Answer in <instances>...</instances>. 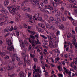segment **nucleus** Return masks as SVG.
Segmentation results:
<instances>
[{"mask_svg":"<svg viewBox=\"0 0 77 77\" xmlns=\"http://www.w3.org/2000/svg\"><path fill=\"white\" fill-rule=\"evenodd\" d=\"M73 68H74L75 70H77V67L76 66H73Z\"/></svg>","mask_w":77,"mask_h":77,"instance_id":"nucleus-44","label":"nucleus"},{"mask_svg":"<svg viewBox=\"0 0 77 77\" xmlns=\"http://www.w3.org/2000/svg\"><path fill=\"white\" fill-rule=\"evenodd\" d=\"M14 14H16L17 15V17H20V15L18 13H16Z\"/></svg>","mask_w":77,"mask_h":77,"instance_id":"nucleus-38","label":"nucleus"},{"mask_svg":"<svg viewBox=\"0 0 77 77\" xmlns=\"http://www.w3.org/2000/svg\"><path fill=\"white\" fill-rule=\"evenodd\" d=\"M48 9H50V10H53V7L49 5V6Z\"/></svg>","mask_w":77,"mask_h":77,"instance_id":"nucleus-35","label":"nucleus"},{"mask_svg":"<svg viewBox=\"0 0 77 77\" xmlns=\"http://www.w3.org/2000/svg\"><path fill=\"white\" fill-rule=\"evenodd\" d=\"M15 20H16V21H19V20H18V17H16L15 18Z\"/></svg>","mask_w":77,"mask_h":77,"instance_id":"nucleus-62","label":"nucleus"},{"mask_svg":"<svg viewBox=\"0 0 77 77\" xmlns=\"http://www.w3.org/2000/svg\"><path fill=\"white\" fill-rule=\"evenodd\" d=\"M25 15L26 17L27 18H29L30 20H32V15H30V14H29L27 13H25Z\"/></svg>","mask_w":77,"mask_h":77,"instance_id":"nucleus-11","label":"nucleus"},{"mask_svg":"<svg viewBox=\"0 0 77 77\" xmlns=\"http://www.w3.org/2000/svg\"><path fill=\"white\" fill-rule=\"evenodd\" d=\"M30 2V0H25L24 1V3H29Z\"/></svg>","mask_w":77,"mask_h":77,"instance_id":"nucleus-47","label":"nucleus"},{"mask_svg":"<svg viewBox=\"0 0 77 77\" xmlns=\"http://www.w3.org/2000/svg\"><path fill=\"white\" fill-rule=\"evenodd\" d=\"M45 27L46 29H48V30H49V29L54 30V28L53 26V25H52V24L46 25Z\"/></svg>","mask_w":77,"mask_h":77,"instance_id":"nucleus-5","label":"nucleus"},{"mask_svg":"<svg viewBox=\"0 0 77 77\" xmlns=\"http://www.w3.org/2000/svg\"><path fill=\"white\" fill-rule=\"evenodd\" d=\"M9 2H7L6 1H4V6H8V5L9 4Z\"/></svg>","mask_w":77,"mask_h":77,"instance_id":"nucleus-15","label":"nucleus"},{"mask_svg":"<svg viewBox=\"0 0 77 77\" xmlns=\"http://www.w3.org/2000/svg\"><path fill=\"white\" fill-rule=\"evenodd\" d=\"M51 5H53V6L54 7H56L57 6V5L56 3L54 2H51Z\"/></svg>","mask_w":77,"mask_h":77,"instance_id":"nucleus-13","label":"nucleus"},{"mask_svg":"<svg viewBox=\"0 0 77 77\" xmlns=\"http://www.w3.org/2000/svg\"><path fill=\"white\" fill-rule=\"evenodd\" d=\"M28 39L30 43H32V44H34V43H35V42H34V40H32V41H31V40H30V38H29Z\"/></svg>","mask_w":77,"mask_h":77,"instance_id":"nucleus-30","label":"nucleus"},{"mask_svg":"<svg viewBox=\"0 0 77 77\" xmlns=\"http://www.w3.org/2000/svg\"><path fill=\"white\" fill-rule=\"evenodd\" d=\"M6 42L9 46L7 47V50H9V51H12L13 50H14V46L12 45V42L10 39H7Z\"/></svg>","mask_w":77,"mask_h":77,"instance_id":"nucleus-1","label":"nucleus"},{"mask_svg":"<svg viewBox=\"0 0 77 77\" xmlns=\"http://www.w3.org/2000/svg\"><path fill=\"white\" fill-rule=\"evenodd\" d=\"M13 57H15V59H16L17 61H20V57H18V56H17V54L15 53H13Z\"/></svg>","mask_w":77,"mask_h":77,"instance_id":"nucleus-8","label":"nucleus"},{"mask_svg":"<svg viewBox=\"0 0 77 77\" xmlns=\"http://www.w3.org/2000/svg\"><path fill=\"white\" fill-rule=\"evenodd\" d=\"M23 63V61L20 60L18 63V65L19 66H21V65Z\"/></svg>","mask_w":77,"mask_h":77,"instance_id":"nucleus-24","label":"nucleus"},{"mask_svg":"<svg viewBox=\"0 0 77 77\" xmlns=\"http://www.w3.org/2000/svg\"><path fill=\"white\" fill-rule=\"evenodd\" d=\"M28 77H31V75L32 74V73L31 72L29 73V72H28Z\"/></svg>","mask_w":77,"mask_h":77,"instance_id":"nucleus-46","label":"nucleus"},{"mask_svg":"<svg viewBox=\"0 0 77 77\" xmlns=\"http://www.w3.org/2000/svg\"><path fill=\"white\" fill-rule=\"evenodd\" d=\"M41 27H42L43 29H46V27H45V26H44V25L43 24H42V25Z\"/></svg>","mask_w":77,"mask_h":77,"instance_id":"nucleus-45","label":"nucleus"},{"mask_svg":"<svg viewBox=\"0 0 77 77\" xmlns=\"http://www.w3.org/2000/svg\"><path fill=\"white\" fill-rule=\"evenodd\" d=\"M42 1L43 3H46V4H47L48 3V0H42Z\"/></svg>","mask_w":77,"mask_h":77,"instance_id":"nucleus-31","label":"nucleus"},{"mask_svg":"<svg viewBox=\"0 0 77 77\" xmlns=\"http://www.w3.org/2000/svg\"><path fill=\"white\" fill-rule=\"evenodd\" d=\"M35 2H36V1H35V0H33L32 1H31V3H32L33 5H35Z\"/></svg>","mask_w":77,"mask_h":77,"instance_id":"nucleus-36","label":"nucleus"},{"mask_svg":"<svg viewBox=\"0 0 77 77\" xmlns=\"http://www.w3.org/2000/svg\"><path fill=\"white\" fill-rule=\"evenodd\" d=\"M30 38H32V39H35V37H34V36L31 35H30Z\"/></svg>","mask_w":77,"mask_h":77,"instance_id":"nucleus-39","label":"nucleus"},{"mask_svg":"<svg viewBox=\"0 0 77 77\" xmlns=\"http://www.w3.org/2000/svg\"><path fill=\"white\" fill-rule=\"evenodd\" d=\"M76 42V39H73L72 40V44L74 45L75 44V42Z\"/></svg>","mask_w":77,"mask_h":77,"instance_id":"nucleus-29","label":"nucleus"},{"mask_svg":"<svg viewBox=\"0 0 77 77\" xmlns=\"http://www.w3.org/2000/svg\"><path fill=\"white\" fill-rule=\"evenodd\" d=\"M28 59V56H25V58L24 59V62H26L27 61V60H29Z\"/></svg>","mask_w":77,"mask_h":77,"instance_id":"nucleus-16","label":"nucleus"},{"mask_svg":"<svg viewBox=\"0 0 77 77\" xmlns=\"http://www.w3.org/2000/svg\"><path fill=\"white\" fill-rule=\"evenodd\" d=\"M9 31H10V30H9V28H6L4 30L5 32H9Z\"/></svg>","mask_w":77,"mask_h":77,"instance_id":"nucleus-28","label":"nucleus"},{"mask_svg":"<svg viewBox=\"0 0 77 77\" xmlns=\"http://www.w3.org/2000/svg\"><path fill=\"white\" fill-rule=\"evenodd\" d=\"M9 12L11 14H12V15H14V14L13 13L12 11L10 9H9Z\"/></svg>","mask_w":77,"mask_h":77,"instance_id":"nucleus-33","label":"nucleus"},{"mask_svg":"<svg viewBox=\"0 0 77 77\" xmlns=\"http://www.w3.org/2000/svg\"><path fill=\"white\" fill-rule=\"evenodd\" d=\"M19 42L21 48H25V45H24V42H23V41L21 40H19Z\"/></svg>","mask_w":77,"mask_h":77,"instance_id":"nucleus-6","label":"nucleus"},{"mask_svg":"<svg viewBox=\"0 0 77 77\" xmlns=\"http://www.w3.org/2000/svg\"><path fill=\"white\" fill-rule=\"evenodd\" d=\"M72 3H73L75 5H77V2L76 1H73Z\"/></svg>","mask_w":77,"mask_h":77,"instance_id":"nucleus-53","label":"nucleus"},{"mask_svg":"<svg viewBox=\"0 0 77 77\" xmlns=\"http://www.w3.org/2000/svg\"><path fill=\"white\" fill-rule=\"evenodd\" d=\"M38 20V21H42L43 20L42 19V18L41 17H37Z\"/></svg>","mask_w":77,"mask_h":77,"instance_id":"nucleus-26","label":"nucleus"},{"mask_svg":"<svg viewBox=\"0 0 77 77\" xmlns=\"http://www.w3.org/2000/svg\"><path fill=\"white\" fill-rule=\"evenodd\" d=\"M42 24H41V23H38V26L39 27H41V26H42Z\"/></svg>","mask_w":77,"mask_h":77,"instance_id":"nucleus-59","label":"nucleus"},{"mask_svg":"<svg viewBox=\"0 0 77 77\" xmlns=\"http://www.w3.org/2000/svg\"><path fill=\"white\" fill-rule=\"evenodd\" d=\"M35 37H36V38H37V39L39 38V35H38V34H36V35H35Z\"/></svg>","mask_w":77,"mask_h":77,"instance_id":"nucleus-57","label":"nucleus"},{"mask_svg":"<svg viewBox=\"0 0 77 77\" xmlns=\"http://www.w3.org/2000/svg\"><path fill=\"white\" fill-rule=\"evenodd\" d=\"M28 65H31V61L29 59L27 61Z\"/></svg>","mask_w":77,"mask_h":77,"instance_id":"nucleus-21","label":"nucleus"},{"mask_svg":"<svg viewBox=\"0 0 77 77\" xmlns=\"http://www.w3.org/2000/svg\"><path fill=\"white\" fill-rule=\"evenodd\" d=\"M17 10V8H13L12 9V12H13L14 14H15V13H16V11Z\"/></svg>","mask_w":77,"mask_h":77,"instance_id":"nucleus-23","label":"nucleus"},{"mask_svg":"<svg viewBox=\"0 0 77 77\" xmlns=\"http://www.w3.org/2000/svg\"><path fill=\"white\" fill-rule=\"evenodd\" d=\"M37 30H38V31H41V28H39V27H36Z\"/></svg>","mask_w":77,"mask_h":77,"instance_id":"nucleus-54","label":"nucleus"},{"mask_svg":"<svg viewBox=\"0 0 77 77\" xmlns=\"http://www.w3.org/2000/svg\"><path fill=\"white\" fill-rule=\"evenodd\" d=\"M11 35V33L10 32H9L7 34H6L5 35V37H6V36H9Z\"/></svg>","mask_w":77,"mask_h":77,"instance_id":"nucleus-50","label":"nucleus"},{"mask_svg":"<svg viewBox=\"0 0 77 77\" xmlns=\"http://www.w3.org/2000/svg\"><path fill=\"white\" fill-rule=\"evenodd\" d=\"M59 59H60V58L58 57H57L55 59L56 61V62H57L59 60Z\"/></svg>","mask_w":77,"mask_h":77,"instance_id":"nucleus-49","label":"nucleus"},{"mask_svg":"<svg viewBox=\"0 0 77 77\" xmlns=\"http://www.w3.org/2000/svg\"><path fill=\"white\" fill-rule=\"evenodd\" d=\"M74 12L75 15H77V9L74 10Z\"/></svg>","mask_w":77,"mask_h":77,"instance_id":"nucleus-52","label":"nucleus"},{"mask_svg":"<svg viewBox=\"0 0 77 77\" xmlns=\"http://www.w3.org/2000/svg\"><path fill=\"white\" fill-rule=\"evenodd\" d=\"M15 65L14 64L13 65L10 64L7 67V70H11V69H14L15 68Z\"/></svg>","mask_w":77,"mask_h":77,"instance_id":"nucleus-4","label":"nucleus"},{"mask_svg":"<svg viewBox=\"0 0 77 77\" xmlns=\"http://www.w3.org/2000/svg\"><path fill=\"white\" fill-rule=\"evenodd\" d=\"M64 57H65V58H68V55L66 54H64Z\"/></svg>","mask_w":77,"mask_h":77,"instance_id":"nucleus-64","label":"nucleus"},{"mask_svg":"<svg viewBox=\"0 0 77 77\" xmlns=\"http://www.w3.org/2000/svg\"><path fill=\"white\" fill-rule=\"evenodd\" d=\"M9 56H6L5 57V59H9Z\"/></svg>","mask_w":77,"mask_h":77,"instance_id":"nucleus-43","label":"nucleus"},{"mask_svg":"<svg viewBox=\"0 0 77 77\" xmlns=\"http://www.w3.org/2000/svg\"><path fill=\"white\" fill-rule=\"evenodd\" d=\"M61 18L63 21H66V18L64 17V15L63 14L61 16Z\"/></svg>","mask_w":77,"mask_h":77,"instance_id":"nucleus-18","label":"nucleus"},{"mask_svg":"<svg viewBox=\"0 0 77 77\" xmlns=\"http://www.w3.org/2000/svg\"><path fill=\"white\" fill-rule=\"evenodd\" d=\"M42 42L45 45H47V42L45 41V40H43L42 41Z\"/></svg>","mask_w":77,"mask_h":77,"instance_id":"nucleus-34","label":"nucleus"},{"mask_svg":"<svg viewBox=\"0 0 77 77\" xmlns=\"http://www.w3.org/2000/svg\"><path fill=\"white\" fill-rule=\"evenodd\" d=\"M58 76L59 77H63V75H62V74H58Z\"/></svg>","mask_w":77,"mask_h":77,"instance_id":"nucleus-51","label":"nucleus"},{"mask_svg":"<svg viewBox=\"0 0 77 77\" xmlns=\"http://www.w3.org/2000/svg\"><path fill=\"white\" fill-rule=\"evenodd\" d=\"M37 41L35 40V42L36 44H41V43L39 42V39L37 38Z\"/></svg>","mask_w":77,"mask_h":77,"instance_id":"nucleus-22","label":"nucleus"},{"mask_svg":"<svg viewBox=\"0 0 77 77\" xmlns=\"http://www.w3.org/2000/svg\"><path fill=\"white\" fill-rule=\"evenodd\" d=\"M50 20H51V21H56V19L53 18L52 16L50 17Z\"/></svg>","mask_w":77,"mask_h":77,"instance_id":"nucleus-12","label":"nucleus"},{"mask_svg":"<svg viewBox=\"0 0 77 77\" xmlns=\"http://www.w3.org/2000/svg\"><path fill=\"white\" fill-rule=\"evenodd\" d=\"M68 13V11L66 10H65L64 11V14H65L66 15H67V14Z\"/></svg>","mask_w":77,"mask_h":77,"instance_id":"nucleus-55","label":"nucleus"},{"mask_svg":"<svg viewBox=\"0 0 77 77\" xmlns=\"http://www.w3.org/2000/svg\"><path fill=\"white\" fill-rule=\"evenodd\" d=\"M41 37H42V38H44V39H47V37H45V36L44 35H41Z\"/></svg>","mask_w":77,"mask_h":77,"instance_id":"nucleus-37","label":"nucleus"},{"mask_svg":"<svg viewBox=\"0 0 77 77\" xmlns=\"http://www.w3.org/2000/svg\"><path fill=\"white\" fill-rule=\"evenodd\" d=\"M66 5V4L65 3H62L61 6H65Z\"/></svg>","mask_w":77,"mask_h":77,"instance_id":"nucleus-61","label":"nucleus"},{"mask_svg":"<svg viewBox=\"0 0 77 77\" xmlns=\"http://www.w3.org/2000/svg\"><path fill=\"white\" fill-rule=\"evenodd\" d=\"M21 9H22V10H23V11H28V12H30V9L28 8H23V7H22Z\"/></svg>","mask_w":77,"mask_h":77,"instance_id":"nucleus-9","label":"nucleus"},{"mask_svg":"<svg viewBox=\"0 0 77 77\" xmlns=\"http://www.w3.org/2000/svg\"><path fill=\"white\" fill-rule=\"evenodd\" d=\"M47 36L48 38L49 39V42L50 41H51V40H52V38H51V36H50L48 35H47Z\"/></svg>","mask_w":77,"mask_h":77,"instance_id":"nucleus-25","label":"nucleus"},{"mask_svg":"<svg viewBox=\"0 0 77 77\" xmlns=\"http://www.w3.org/2000/svg\"><path fill=\"white\" fill-rule=\"evenodd\" d=\"M20 77H25L26 76V75L23 71H22L19 74Z\"/></svg>","mask_w":77,"mask_h":77,"instance_id":"nucleus-7","label":"nucleus"},{"mask_svg":"<svg viewBox=\"0 0 77 77\" xmlns=\"http://www.w3.org/2000/svg\"><path fill=\"white\" fill-rule=\"evenodd\" d=\"M14 30V28H13V26H11V28H10L9 30L10 31H12V30Z\"/></svg>","mask_w":77,"mask_h":77,"instance_id":"nucleus-48","label":"nucleus"},{"mask_svg":"<svg viewBox=\"0 0 77 77\" xmlns=\"http://www.w3.org/2000/svg\"><path fill=\"white\" fill-rule=\"evenodd\" d=\"M50 35L51 37H54V33L51 32L50 33Z\"/></svg>","mask_w":77,"mask_h":77,"instance_id":"nucleus-27","label":"nucleus"},{"mask_svg":"<svg viewBox=\"0 0 77 77\" xmlns=\"http://www.w3.org/2000/svg\"><path fill=\"white\" fill-rule=\"evenodd\" d=\"M57 12V14H58V15H59L60 16H61V15H62V13L60 11H59V12Z\"/></svg>","mask_w":77,"mask_h":77,"instance_id":"nucleus-42","label":"nucleus"},{"mask_svg":"<svg viewBox=\"0 0 77 77\" xmlns=\"http://www.w3.org/2000/svg\"><path fill=\"white\" fill-rule=\"evenodd\" d=\"M61 20L60 18H57L56 21L55 22V24H57V26L59 27L60 30H65V26L64 25L60 23Z\"/></svg>","mask_w":77,"mask_h":77,"instance_id":"nucleus-2","label":"nucleus"},{"mask_svg":"<svg viewBox=\"0 0 77 77\" xmlns=\"http://www.w3.org/2000/svg\"><path fill=\"white\" fill-rule=\"evenodd\" d=\"M4 69H5V70H6V69H5V67H3V68H0V71H3Z\"/></svg>","mask_w":77,"mask_h":77,"instance_id":"nucleus-40","label":"nucleus"},{"mask_svg":"<svg viewBox=\"0 0 77 77\" xmlns=\"http://www.w3.org/2000/svg\"><path fill=\"white\" fill-rule=\"evenodd\" d=\"M1 12L4 14H5V15L8 14V11L5 10L4 8H2V9L1 10Z\"/></svg>","mask_w":77,"mask_h":77,"instance_id":"nucleus-10","label":"nucleus"},{"mask_svg":"<svg viewBox=\"0 0 77 77\" xmlns=\"http://www.w3.org/2000/svg\"><path fill=\"white\" fill-rule=\"evenodd\" d=\"M23 56H25L26 54V49H24L23 51Z\"/></svg>","mask_w":77,"mask_h":77,"instance_id":"nucleus-14","label":"nucleus"},{"mask_svg":"<svg viewBox=\"0 0 77 77\" xmlns=\"http://www.w3.org/2000/svg\"><path fill=\"white\" fill-rule=\"evenodd\" d=\"M49 46L51 47V46H52L54 48H56V47H57V43L56 42H54L53 43H52V41H50L49 42Z\"/></svg>","mask_w":77,"mask_h":77,"instance_id":"nucleus-3","label":"nucleus"},{"mask_svg":"<svg viewBox=\"0 0 77 77\" xmlns=\"http://www.w3.org/2000/svg\"><path fill=\"white\" fill-rule=\"evenodd\" d=\"M75 46V47L76 49H77V43H75V44L74 45Z\"/></svg>","mask_w":77,"mask_h":77,"instance_id":"nucleus-60","label":"nucleus"},{"mask_svg":"<svg viewBox=\"0 0 77 77\" xmlns=\"http://www.w3.org/2000/svg\"><path fill=\"white\" fill-rule=\"evenodd\" d=\"M35 5H39V0H35Z\"/></svg>","mask_w":77,"mask_h":77,"instance_id":"nucleus-20","label":"nucleus"},{"mask_svg":"<svg viewBox=\"0 0 77 77\" xmlns=\"http://www.w3.org/2000/svg\"><path fill=\"white\" fill-rule=\"evenodd\" d=\"M3 17L5 18L6 19H8V16L5 15H4V16H3Z\"/></svg>","mask_w":77,"mask_h":77,"instance_id":"nucleus-58","label":"nucleus"},{"mask_svg":"<svg viewBox=\"0 0 77 77\" xmlns=\"http://www.w3.org/2000/svg\"><path fill=\"white\" fill-rule=\"evenodd\" d=\"M37 58H35L34 59V60L35 62H37Z\"/></svg>","mask_w":77,"mask_h":77,"instance_id":"nucleus-63","label":"nucleus"},{"mask_svg":"<svg viewBox=\"0 0 77 77\" xmlns=\"http://www.w3.org/2000/svg\"><path fill=\"white\" fill-rule=\"evenodd\" d=\"M8 76L9 77H13L15 76V74H13L12 75H9Z\"/></svg>","mask_w":77,"mask_h":77,"instance_id":"nucleus-56","label":"nucleus"},{"mask_svg":"<svg viewBox=\"0 0 77 77\" xmlns=\"http://www.w3.org/2000/svg\"><path fill=\"white\" fill-rule=\"evenodd\" d=\"M0 55H1V56H5V53L4 52H1L0 53Z\"/></svg>","mask_w":77,"mask_h":77,"instance_id":"nucleus-32","label":"nucleus"},{"mask_svg":"<svg viewBox=\"0 0 77 77\" xmlns=\"http://www.w3.org/2000/svg\"><path fill=\"white\" fill-rule=\"evenodd\" d=\"M35 71L37 72H39V73H41V70L40 69H36Z\"/></svg>","mask_w":77,"mask_h":77,"instance_id":"nucleus-17","label":"nucleus"},{"mask_svg":"<svg viewBox=\"0 0 77 77\" xmlns=\"http://www.w3.org/2000/svg\"><path fill=\"white\" fill-rule=\"evenodd\" d=\"M63 2L61 1H58L57 2V5H59L60 4H61L62 3H63Z\"/></svg>","mask_w":77,"mask_h":77,"instance_id":"nucleus-19","label":"nucleus"},{"mask_svg":"<svg viewBox=\"0 0 77 77\" xmlns=\"http://www.w3.org/2000/svg\"><path fill=\"white\" fill-rule=\"evenodd\" d=\"M49 5H45V9H48V8H49Z\"/></svg>","mask_w":77,"mask_h":77,"instance_id":"nucleus-41","label":"nucleus"}]
</instances>
